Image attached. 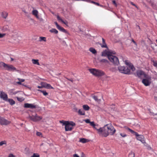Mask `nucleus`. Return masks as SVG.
<instances>
[{"label": "nucleus", "mask_w": 157, "mask_h": 157, "mask_svg": "<svg viewBox=\"0 0 157 157\" xmlns=\"http://www.w3.org/2000/svg\"><path fill=\"white\" fill-rule=\"evenodd\" d=\"M98 133L100 135L106 137L109 135H113L116 132L114 127L110 124H107L103 128L97 129Z\"/></svg>", "instance_id": "obj_1"}, {"label": "nucleus", "mask_w": 157, "mask_h": 157, "mask_svg": "<svg viewBox=\"0 0 157 157\" xmlns=\"http://www.w3.org/2000/svg\"><path fill=\"white\" fill-rule=\"evenodd\" d=\"M114 51L111 50H105L102 53V55L103 56H107L108 59L110 62L113 63L114 65H118L119 64V61L117 57L113 55L115 54Z\"/></svg>", "instance_id": "obj_2"}, {"label": "nucleus", "mask_w": 157, "mask_h": 157, "mask_svg": "<svg viewBox=\"0 0 157 157\" xmlns=\"http://www.w3.org/2000/svg\"><path fill=\"white\" fill-rule=\"evenodd\" d=\"M59 122L65 125L66 131H71L73 128V127L75 126V124L73 121L69 122L63 120L59 121Z\"/></svg>", "instance_id": "obj_3"}, {"label": "nucleus", "mask_w": 157, "mask_h": 157, "mask_svg": "<svg viewBox=\"0 0 157 157\" xmlns=\"http://www.w3.org/2000/svg\"><path fill=\"white\" fill-rule=\"evenodd\" d=\"M89 71L93 75L97 77L103 76L105 74V72L103 71L95 68L89 69Z\"/></svg>", "instance_id": "obj_4"}, {"label": "nucleus", "mask_w": 157, "mask_h": 157, "mask_svg": "<svg viewBox=\"0 0 157 157\" xmlns=\"http://www.w3.org/2000/svg\"><path fill=\"white\" fill-rule=\"evenodd\" d=\"M118 70L120 73L125 74H129L130 70L127 67L119 66L118 67Z\"/></svg>", "instance_id": "obj_5"}, {"label": "nucleus", "mask_w": 157, "mask_h": 157, "mask_svg": "<svg viewBox=\"0 0 157 157\" xmlns=\"http://www.w3.org/2000/svg\"><path fill=\"white\" fill-rule=\"evenodd\" d=\"M145 78L143 79L142 80V82L146 86H149L151 82V77L147 75L146 77H144Z\"/></svg>", "instance_id": "obj_6"}, {"label": "nucleus", "mask_w": 157, "mask_h": 157, "mask_svg": "<svg viewBox=\"0 0 157 157\" xmlns=\"http://www.w3.org/2000/svg\"><path fill=\"white\" fill-rule=\"evenodd\" d=\"M126 129L132 134L135 135L136 136V139L137 140L140 141L141 140L144 138V136L143 135H139L137 132H135L130 128L127 127Z\"/></svg>", "instance_id": "obj_7"}, {"label": "nucleus", "mask_w": 157, "mask_h": 157, "mask_svg": "<svg viewBox=\"0 0 157 157\" xmlns=\"http://www.w3.org/2000/svg\"><path fill=\"white\" fill-rule=\"evenodd\" d=\"M29 117L31 120L35 122L39 121L42 119V117L38 116L36 114L35 116H29Z\"/></svg>", "instance_id": "obj_8"}, {"label": "nucleus", "mask_w": 157, "mask_h": 157, "mask_svg": "<svg viewBox=\"0 0 157 157\" xmlns=\"http://www.w3.org/2000/svg\"><path fill=\"white\" fill-rule=\"evenodd\" d=\"M11 122L2 117H0V124L1 125H7L10 124Z\"/></svg>", "instance_id": "obj_9"}, {"label": "nucleus", "mask_w": 157, "mask_h": 157, "mask_svg": "<svg viewBox=\"0 0 157 157\" xmlns=\"http://www.w3.org/2000/svg\"><path fill=\"white\" fill-rule=\"evenodd\" d=\"M0 97L5 101H7L8 95L7 94L2 91L0 92Z\"/></svg>", "instance_id": "obj_10"}, {"label": "nucleus", "mask_w": 157, "mask_h": 157, "mask_svg": "<svg viewBox=\"0 0 157 157\" xmlns=\"http://www.w3.org/2000/svg\"><path fill=\"white\" fill-rule=\"evenodd\" d=\"M5 69L8 71H16V68L13 66L12 65H9L7 64L5 67Z\"/></svg>", "instance_id": "obj_11"}, {"label": "nucleus", "mask_w": 157, "mask_h": 157, "mask_svg": "<svg viewBox=\"0 0 157 157\" xmlns=\"http://www.w3.org/2000/svg\"><path fill=\"white\" fill-rule=\"evenodd\" d=\"M37 105L33 104L26 103L24 104V107L25 108H29L31 109H35L37 107Z\"/></svg>", "instance_id": "obj_12"}, {"label": "nucleus", "mask_w": 157, "mask_h": 157, "mask_svg": "<svg viewBox=\"0 0 157 157\" xmlns=\"http://www.w3.org/2000/svg\"><path fill=\"white\" fill-rule=\"evenodd\" d=\"M137 76L140 78H141L142 76H144V77H146L147 75L144 72L142 71L139 70L136 71Z\"/></svg>", "instance_id": "obj_13"}, {"label": "nucleus", "mask_w": 157, "mask_h": 157, "mask_svg": "<svg viewBox=\"0 0 157 157\" xmlns=\"http://www.w3.org/2000/svg\"><path fill=\"white\" fill-rule=\"evenodd\" d=\"M125 64L127 65L128 66H127L128 68H129L131 69L132 71H135V68L131 63L128 62V61L125 60Z\"/></svg>", "instance_id": "obj_14"}, {"label": "nucleus", "mask_w": 157, "mask_h": 157, "mask_svg": "<svg viewBox=\"0 0 157 157\" xmlns=\"http://www.w3.org/2000/svg\"><path fill=\"white\" fill-rule=\"evenodd\" d=\"M1 30L3 32L9 30V27L8 25H4L1 28Z\"/></svg>", "instance_id": "obj_15"}, {"label": "nucleus", "mask_w": 157, "mask_h": 157, "mask_svg": "<svg viewBox=\"0 0 157 157\" xmlns=\"http://www.w3.org/2000/svg\"><path fill=\"white\" fill-rule=\"evenodd\" d=\"M38 12L36 10H34L32 11V14L36 18H38Z\"/></svg>", "instance_id": "obj_16"}, {"label": "nucleus", "mask_w": 157, "mask_h": 157, "mask_svg": "<svg viewBox=\"0 0 157 157\" xmlns=\"http://www.w3.org/2000/svg\"><path fill=\"white\" fill-rule=\"evenodd\" d=\"M57 19L58 21H61L65 25H67L68 22L67 21H63L60 17L59 15H58L57 17Z\"/></svg>", "instance_id": "obj_17"}, {"label": "nucleus", "mask_w": 157, "mask_h": 157, "mask_svg": "<svg viewBox=\"0 0 157 157\" xmlns=\"http://www.w3.org/2000/svg\"><path fill=\"white\" fill-rule=\"evenodd\" d=\"M102 42L103 44H101V47L102 48H107V45L105 42V40L103 38H102Z\"/></svg>", "instance_id": "obj_18"}, {"label": "nucleus", "mask_w": 157, "mask_h": 157, "mask_svg": "<svg viewBox=\"0 0 157 157\" xmlns=\"http://www.w3.org/2000/svg\"><path fill=\"white\" fill-rule=\"evenodd\" d=\"M78 114L80 115H84L85 112L82 109H79L78 111Z\"/></svg>", "instance_id": "obj_19"}, {"label": "nucleus", "mask_w": 157, "mask_h": 157, "mask_svg": "<svg viewBox=\"0 0 157 157\" xmlns=\"http://www.w3.org/2000/svg\"><path fill=\"white\" fill-rule=\"evenodd\" d=\"M7 101L9 102L11 105H13L15 103V101L12 99H8Z\"/></svg>", "instance_id": "obj_20"}, {"label": "nucleus", "mask_w": 157, "mask_h": 157, "mask_svg": "<svg viewBox=\"0 0 157 157\" xmlns=\"http://www.w3.org/2000/svg\"><path fill=\"white\" fill-rule=\"evenodd\" d=\"M8 15V13L4 11L2 12V16L4 18L6 19Z\"/></svg>", "instance_id": "obj_21"}, {"label": "nucleus", "mask_w": 157, "mask_h": 157, "mask_svg": "<svg viewBox=\"0 0 157 157\" xmlns=\"http://www.w3.org/2000/svg\"><path fill=\"white\" fill-rule=\"evenodd\" d=\"M60 31L64 33H67V31L65 30L64 28L63 27L60 26H59V27H58V28H57Z\"/></svg>", "instance_id": "obj_22"}, {"label": "nucleus", "mask_w": 157, "mask_h": 157, "mask_svg": "<svg viewBox=\"0 0 157 157\" xmlns=\"http://www.w3.org/2000/svg\"><path fill=\"white\" fill-rule=\"evenodd\" d=\"M33 63L34 64H36L38 65H40V63L38 62V59H33L32 60Z\"/></svg>", "instance_id": "obj_23"}, {"label": "nucleus", "mask_w": 157, "mask_h": 157, "mask_svg": "<svg viewBox=\"0 0 157 157\" xmlns=\"http://www.w3.org/2000/svg\"><path fill=\"white\" fill-rule=\"evenodd\" d=\"M89 50L90 52H91L93 54H95L97 53V51L94 48H89Z\"/></svg>", "instance_id": "obj_24"}, {"label": "nucleus", "mask_w": 157, "mask_h": 157, "mask_svg": "<svg viewBox=\"0 0 157 157\" xmlns=\"http://www.w3.org/2000/svg\"><path fill=\"white\" fill-rule=\"evenodd\" d=\"M39 41L41 42L43 41L46 42V38L45 37L40 36L39 37Z\"/></svg>", "instance_id": "obj_25"}, {"label": "nucleus", "mask_w": 157, "mask_h": 157, "mask_svg": "<svg viewBox=\"0 0 157 157\" xmlns=\"http://www.w3.org/2000/svg\"><path fill=\"white\" fill-rule=\"evenodd\" d=\"M82 107L84 110L87 111L90 109V107L87 105H84L82 106Z\"/></svg>", "instance_id": "obj_26"}, {"label": "nucleus", "mask_w": 157, "mask_h": 157, "mask_svg": "<svg viewBox=\"0 0 157 157\" xmlns=\"http://www.w3.org/2000/svg\"><path fill=\"white\" fill-rule=\"evenodd\" d=\"M92 98L97 102H99L101 101V100L98 98L97 97L95 96H92Z\"/></svg>", "instance_id": "obj_27"}, {"label": "nucleus", "mask_w": 157, "mask_h": 157, "mask_svg": "<svg viewBox=\"0 0 157 157\" xmlns=\"http://www.w3.org/2000/svg\"><path fill=\"white\" fill-rule=\"evenodd\" d=\"M88 140L87 139L82 138H81L80 140V141L83 143H85L87 142H88Z\"/></svg>", "instance_id": "obj_28"}, {"label": "nucleus", "mask_w": 157, "mask_h": 157, "mask_svg": "<svg viewBox=\"0 0 157 157\" xmlns=\"http://www.w3.org/2000/svg\"><path fill=\"white\" fill-rule=\"evenodd\" d=\"M49 31L52 33H54L57 34L58 33V31L55 29H52L49 30Z\"/></svg>", "instance_id": "obj_29"}, {"label": "nucleus", "mask_w": 157, "mask_h": 157, "mask_svg": "<svg viewBox=\"0 0 157 157\" xmlns=\"http://www.w3.org/2000/svg\"><path fill=\"white\" fill-rule=\"evenodd\" d=\"M38 91L42 93L44 96H46L48 95V93H47L45 91L40 90H38Z\"/></svg>", "instance_id": "obj_30"}, {"label": "nucleus", "mask_w": 157, "mask_h": 157, "mask_svg": "<svg viewBox=\"0 0 157 157\" xmlns=\"http://www.w3.org/2000/svg\"><path fill=\"white\" fill-rule=\"evenodd\" d=\"M45 88L48 89H54V88L51 86L50 84L48 83L46 84Z\"/></svg>", "instance_id": "obj_31"}, {"label": "nucleus", "mask_w": 157, "mask_h": 157, "mask_svg": "<svg viewBox=\"0 0 157 157\" xmlns=\"http://www.w3.org/2000/svg\"><path fill=\"white\" fill-rule=\"evenodd\" d=\"M6 64L3 62H0V67H3L5 68Z\"/></svg>", "instance_id": "obj_32"}, {"label": "nucleus", "mask_w": 157, "mask_h": 157, "mask_svg": "<svg viewBox=\"0 0 157 157\" xmlns=\"http://www.w3.org/2000/svg\"><path fill=\"white\" fill-rule=\"evenodd\" d=\"M90 125L93 126V127L94 128H95V129H96L97 130V129L95 127V125L94 123V121H92V122H90Z\"/></svg>", "instance_id": "obj_33"}, {"label": "nucleus", "mask_w": 157, "mask_h": 157, "mask_svg": "<svg viewBox=\"0 0 157 157\" xmlns=\"http://www.w3.org/2000/svg\"><path fill=\"white\" fill-rule=\"evenodd\" d=\"M151 61L153 63V65L157 68V61L152 60Z\"/></svg>", "instance_id": "obj_34"}, {"label": "nucleus", "mask_w": 157, "mask_h": 157, "mask_svg": "<svg viewBox=\"0 0 157 157\" xmlns=\"http://www.w3.org/2000/svg\"><path fill=\"white\" fill-rule=\"evenodd\" d=\"M129 157H134L135 154L132 152H130L128 155Z\"/></svg>", "instance_id": "obj_35"}, {"label": "nucleus", "mask_w": 157, "mask_h": 157, "mask_svg": "<svg viewBox=\"0 0 157 157\" xmlns=\"http://www.w3.org/2000/svg\"><path fill=\"white\" fill-rule=\"evenodd\" d=\"M47 83L45 82H41V85L43 87L46 88V85Z\"/></svg>", "instance_id": "obj_36"}, {"label": "nucleus", "mask_w": 157, "mask_h": 157, "mask_svg": "<svg viewBox=\"0 0 157 157\" xmlns=\"http://www.w3.org/2000/svg\"><path fill=\"white\" fill-rule=\"evenodd\" d=\"M6 141L5 140L1 141L0 142V146H2L4 144H6Z\"/></svg>", "instance_id": "obj_37"}, {"label": "nucleus", "mask_w": 157, "mask_h": 157, "mask_svg": "<svg viewBox=\"0 0 157 157\" xmlns=\"http://www.w3.org/2000/svg\"><path fill=\"white\" fill-rule=\"evenodd\" d=\"M30 157H40V155L37 153H33V155Z\"/></svg>", "instance_id": "obj_38"}, {"label": "nucleus", "mask_w": 157, "mask_h": 157, "mask_svg": "<svg viewBox=\"0 0 157 157\" xmlns=\"http://www.w3.org/2000/svg\"><path fill=\"white\" fill-rule=\"evenodd\" d=\"M17 79L19 81L17 82L16 83L18 84V85H23V84L21 83V79L20 78H17Z\"/></svg>", "instance_id": "obj_39"}, {"label": "nucleus", "mask_w": 157, "mask_h": 157, "mask_svg": "<svg viewBox=\"0 0 157 157\" xmlns=\"http://www.w3.org/2000/svg\"><path fill=\"white\" fill-rule=\"evenodd\" d=\"M120 135L123 137H125L127 136V135L124 133H120Z\"/></svg>", "instance_id": "obj_40"}, {"label": "nucleus", "mask_w": 157, "mask_h": 157, "mask_svg": "<svg viewBox=\"0 0 157 157\" xmlns=\"http://www.w3.org/2000/svg\"><path fill=\"white\" fill-rule=\"evenodd\" d=\"M6 35L5 33H0V38H2L4 36Z\"/></svg>", "instance_id": "obj_41"}, {"label": "nucleus", "mask_w": 157, "mask_h": 157, "mask_svg": "<svg viewBox=\"0 0 157 157\" xmlns=\"http://www.w3.org/2000/svg\"><path fill=\"white\" fill-rule=\"evenodd\" d=\"M95 5L97 6H100V7H103V6L102 5H100L99 3L96 2H95Z\"/></svg>", "instance_id": "obj_42"}, {"label": "nucleus", "mask_w": 157, "mask_h": 157, "mask_svg": "<svg viewBox=\"0 0 157 157\" xmlns=\"http://www.w3.org/2000/svg\"><path fill=\"white\" fill-rule=\"evenodd\" d=\"M84 121L86 123H90V120L88 119L85 120Z\"/></svg>", "instance_id": "obj_43"}, {"label": "nucleus", "mask_w": 157, "mask_h": 157, "mask_svg": "<svg viewBox=\"0 0 157 157\" xmlns=\"http://www.w3.org/2000/svg\"><path fill=\"white\" fill-rule=\"evenodd\" d=\"M36 135L38 136H40L42 135V134L41 132H37L36 133Z\"/></svg>", "instance_id": "obj_44"}, {"label": "nucleus", "mask_w": 157, "mask_h": 157, "mask_svg": "<svg viewBox=\"0 0 157 157\" xmlns=\"http://www.w3.org/2000/svg\"><path fill=\"white\" fill-rule=\"evenodd\" d=\"M110 70L113 71H116L117 70V69L114 68H111Z\"/></svg>", "instance_id": "obj_45"}, {"label": "nucleus", "mask_w": 157, "mask_h": 157, "mask_svg": "<svg viewBox=\"0 0 157 157\" xmlns=\"http://www.w3.org/2000/svg\"><path fill=\"white\" fill-rule=\"evenodd\" d=\"M8 157H16L15 156L12 154H10L9 155Z\"/></svg>", "instance_id": "obj_46"}, {"label": "nucleus", "mask_w": 157, "mask_h": 157, "mask_svg": "<svg viewBox=\"0 0 157 157\" xmlns=\"http://www.w3.org/2000/svg\"><path fill=\"white\" fill-rule=\"evenodd\" d=\"M74 111L76 112H78V109L76 107H74L73 108Z\"/></svg>", "instance_id": "obj_47"}, {"label": "nucleus", "mask_w": 157, "mask_h": 157, "mask_svg": "<svg viewBox=\"0 0 157 157\" xmlns=\"http://www.w3.org/2000/svg\"><path fill=\"white\" fill-rule=\"evenodd\" d=\"M130 3L131 4L132 6H135V7H136V8H137V6L135 4H134L133 2H130Z\"/></svg>", "instance_id": "obj_48"}, {"label": "nucleus", "mask_w": 157, "mask_h": 157, "mask_svg": "<svg viewBox=\"0 0 157 157\" xmlns=\"http://www.w3.org/2000/svg\"><path fill=\"white\" fill-rule=\"evenodd\" d=\"M54 23H55V25H56V26L57 27V28H58V27H59V25L58 24L57 22H56V21Z\"/></svg>", "instance_id": "obj_49"}, {"label": "nucleus", "mask_w": 157, "mask_h": 157, "mask_svg": "<svg viewBox=\"0 0 157 157\" xmlns=\"http://www.w3.org/2000/svg\"><path fill=\"white\" fill-rule=\"evenodd\" d=\"M37 19H38L39 21H43V18L41 17H38V18H37Z\"/></svg>", "instance_id": "obj_50"}, {"label": "nucleus", "mask_w": 157, "mask_h": 157, "mask_svg": "<svg viewBox=\"0 0 157 157\" xmlns=\"http://www.w3.org/2000/svg\"><path fill=\"white\" fill-rule=\"evenodd\" d=\"M140 141L143 144H145L146 143L145 140L143 139L141 140H140Z\"/></svg>", "instance_id": "obj_51"}, {"label": "nucleus", "mask_w": 157, "mask_h": 157, "mask_svg": "<svg viewBox=\"0 0 157 157\" xmlns=\"http://www.w3.org/2000/svg\"><path fill=\"white\" fill-rule=\"evenodd\" d=\"M89 1L86 2H88L91 3H93V4H95V2H94V1H91L90 0H89Z\"/></svg>", "instance_id": "obj_52"}, {"label": "nucleus", "mask_w": 157, "mask_h": 157, "mask_svg": "<svg viewBox=\"0 0 157 157\" xmlns=\"http://www.w3.org/2000/svg\"><path fill=\"white\" fill-rule=\"evenodd\" d=\"M67 79L68 80L70 81L71 82H73V79L72 78H71V79H69L67 78H65Z\"/></svg>", "instance_id": "obj_53"}, {"label": "nucleus", "mask_w": 157, "mask_h": 157, "mask_svg": "<svg viewBox=\"0 0 157 157\" xmlns=\"http://www.w3.org/2000/svg\"><path fill=\"white\" fill-rule=\"evenodd\" d=\"M113 4H114L116 6H117V5L115 0H113Z\"/></svg>", "instance_id": "obj_54"}, {"label": "nucleus", "mask_w": 157, "mask_h": 157, "mask_svg": "<svg viewBox=\"0 0 157 157\" xmlns=\"http://www.w3.org/2000/svg\"><path fill=\"white\" fill-rule=\"evenodd\" d=\"M73 157H80L77 154H75L73 155Z\"/></svg>", "instance_id": "obj_55"}, {"label": "nucleus", "mask_w": 157, "mask_h": 157, "mask_svg": "<svg viewBox=\"0 0 157 157\" xmlns=\"http://www.w3.org/2000/svg\"><path fill=\"white\" fill-rule=\"evenodd\" d=\"M132 42H133L135 45H137V44L136 42L134 40L132 39Z\"/></svg>", "instance_id": "obj_56"}, {"label": "nucleus", "mask_w": 157, "mask_h": 157, "mask_svg": "<svg viewBox=\"0 0 157 157\" xmlns=\"http://www.w3.org/2000/svg\"><path fill=\"white\" fill-rule=\"evenodd\" d=\"M101 61L103 62H108L107 60L106 59H102L101 60Z\"/></svg>", "instance_id": "obj_57"}, {"label": "nucleus", "mask_w": 157, "mask_h": 157, "mask_svg": "<svg viewBox=\"0 0 157 157\" xmlns=\"http://www.w3.org/2000/svg\"><path fill=\"white\" fill-rule=\"evenodd\" d=\"M25 81V80L23 79H21V82H24Z\"/></svg>", "instance_id": "obj_58"}, {"label": "nucleus", "mask_w": 157, "mask_h": 157, "mask_svg": "<svg viewBox=\"0 0 157 157\" xmlns=\"http://www.w3.org/2000/svg\"><path fill=\"white\" fill-rule=\"evenodd\" d=\"M37 87L39 88H43L42 85H41V86H38Z\"/></svg>", "instance_id": "obj_59"}, {"label": "nucleus", "mask_w": 157, "mask_h": 157, "mask_svg": "<svg viewBox=\"0 0 157 157\" xmlns=\"http://www.w3.org/2000/svg\"><path fill=\"white\" fill-rule=\"evenodd\" d=\"M154 99L157 102V97H155Z\"/></svg>", "instance_id": "obj_60"}, {"label": "nucleus", "mask_w": 157, "mask_h": 157, "mask_svg": "<svg viewBox=\"0 0 157 157\" xmlns=\"http://www.w3.org/2000/svg\"><path fill=\"white\" fill-rule=\"evenodd\" d=\"M140 30V27L139 26L137 25L136 26Z\"/></svg>", "instance_id": "obj_61"}, {"label": "nucleus", "mask_w": 157, "mask_h": 157, "mask_svg": "<svg viewBox=\"0 0 157 157\" xmlns=\"http://www.w3.org/2000/svg\"><path fill=\"white\" fill-rule=\"evenodd\" d=\"M10 59H11V61H13L14 60L12 58H10Z\"/></svg>", "instance_id": "obj_62"}, {"label": "nucleus", "mask_w": 157, "mask_h": 157, "mask_svg": "<svg viewBox=\"0 0 157 157\" xmlns=\"http://www.w3.org/2000/svg\"><path fill=\"white\" fill-rule=\"evenodd\" d=\"M17 99H18V100L20 101V100L19 99V98H17Z\"/></svg>", "instance_id": "obj_63"}, {"label": "nucleus", "mask_w": 157, "mask_h": 157, "mask_svg": "<svg viewBox=\"0 0 157 157\" xmlns=\"http://www.w3.org/2000/svg\"><path fill=\"white\" fill-rule=\"evenodd\" d=\"M155 41H156V42H157V40H156Z\"/></svg>", "instance_id": "obj_64"}]
</instances>
